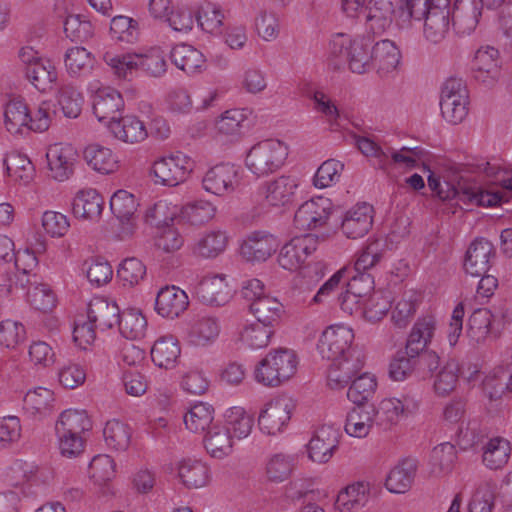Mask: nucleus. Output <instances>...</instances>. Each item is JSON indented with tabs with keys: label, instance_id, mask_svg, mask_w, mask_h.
<instances>
[{
	"label": "nucleus",
	"instance_id": "1",
	"mask_svg": "<svg viewBox=\"0 0 512 512\" xmlns=\"http://www.w3.org/2000/svg\"><path fill=\"white\" fill-rule=\"evenodd\" d=\"M403 20L423 21L424 37L431 43L441 42L452 24L450 0H406V7L400 9Z\"/></svg>",
	"mask_w": 512,
	"mask_h": 512
},
{
	"label": "nucleus",
	"instance_id": "2",
	"mask_svg": "<svg viewBox=\"0 0 512 512\" xmlns=\"http://www.w3.org/2000/svg\"><path fill=\"white\" fill-rule=\"evenodd\" d=\"M372 40L369 37L350 39L348 35L337 34L329 43V61L339 69L348 64L354 73L363 74L373 69L371 56Z\"/></svg>",
	"mask_w": 512,
	"mask_h": 512
},
{
	"label": "nucleus",
	"instance_id": "3",
	"mask_svg": "<svg viewBox=\"0 0 512 512\" xmlns=\"http://www.w3.org/2000/svg\"><path fill=\"white\" fill-rule=\"evenodd\" d=\"M7 477L28 498L45 496L54 478L52 469L16 460L9 467Z\"/></svg>",
	"mask_w": 512,
	"mask_h": 512
},
{
	"label": "nucleus",
	"instance_id": "4",
	"mask_svg": "<svg viewBox=\"0 0 512 512\" xmlns=\"http://www.w3.org/2000/svg\"><path fill=\"white\" fill-rule=\"evenodd\" d=\"M428 185L436 191L442 200L457 198L464 204H475L483 207H493L504 201V194L501 191H487L475 183L465 181L457 185H450L448 182L441 183L438 179L429 176Z\"/></svg>",
	"mask_w": 512,
	"mask_h": 512
},
{
	"label": "nucleus",
	"instance_id": "5",
	"mask_svg": "<svg viewBox=\"0 0 512 512\" xmlns=\"http://www.w3.org/2000/svg\"><path fill=\"white\" fill-rule=\"evenodd\" d=\"M297 364L293 350L279 348L270 351L256 366L255 379L264 386L277 387L295 374Z\"/></svg>",
	"mask_w": 512,
	"mask_h": 512
},
{
	"label": "nucleus",
	"instance_id": "6",
	"mask_svg": "<svg viewBox=\"0 0 512 512\" xmlns=\"http://www.w3.org/2000/svg\"><path fill=\"white\" fill-rule=\"evenodd\" d=\"M288 156V146L278 139H265L254 144L246 155V167L257 177L279 170Z\"/></svg>",
	"mask_w": 512,
	"mask_h": 512
},
{
	"label": "nucleus",
	"instance_id": "7",
	"mask_svg": "<svg viewBox=\"0 0 512 512\" xmlns=\"http://www.w3.org/2000/svg\"><path fill=\"white\" fill-rule=\"evenodd\" d=\"M105 63L111 67L119 78L127 79L137 68H141L154 77L163 75L166 71V61L160 53L150 55L115 54L107 51L103 55Z\"/></svg>",
	"mask_w": 512,
	"mask_h": 512
},
{
	"label": "nucleus",
	"instance_id": "8",
	"mask_svg": "<svg viewBox=\"0 0 512 512\" xmlns=\"http://www.w3.org/2000/svg\"><path fill=\"white\" fill-rule=\"evenodd\" d=\"M469 94L462 79H447L441 90L440 109L442 117L450 124L461 123L468 115Z\"/></svg>",
	"mask_w": 512,
	"mask_h": 512
},
{
	"label": "nucleus",
	"instance_id": "9",
	"mask_svg": "<svg viewBox=\"0 0 512 512\" xmlns=\"http://www.w3.org/2000/svg\"><path fill=\"white\" fill-rule=\"evenodd\" d=\"M353 339L352 329L342 325L331 326L322 333L317 348L322 358L335 361L357 354L351 350Z\"/></svg>",
	"mask_w": 512,
	"mask_h": 512
},
{
	"label": "nucleus",
	"instance_id": "10",
	"mask_svg": "<svg viewBox=\"0 0 512 512\" xmlns=\"http://www.w3.org/2000/svg\"><path fill=\"white\" fill-rule=\"evenodd\" d=\"M191 170L190 159L181 152L161 157L152 166L156 183L170 187L184 182Z\"/></svg>",
	"mask_w": 512,
	"mask_h": 512
},
{
	"label": "nucleus",
	"instance_id": "11",
	"mask_svg": "<svg viewBox=\"0 0 512 512\" xmlns=\"http://www.w3.org/2000/svg\"><path fill=\"white\" fill-rule=\"evenodd\" d=\"M366 0H362L354 14H346L348 17L358 18L368 26L375 34L384 32L392 23L395 13L393 3L390 0H370L365 6Z\"/></svg>",
	"mask_w": 512,
	"mask_h": 512
},
{
	"label": "nucleus",
	"instance_id": "12",
	"mask_svg": "<svg viewBox=\"0 0 512 512\" xmlns=\"http://www.w3.org/2000/svg\"><path fill=\"white\" fill-rule=\"evenodd\" d=\"M203 188L214 195L225 196L240 185V169L231 163H220L211 167L202 180Z\"/></svg>",
	"mask_w": 512,
	"mask_h": 512
},
{
	"label": "nucleus",
	"instance_id": "13",
	"mask_svg": "<svg viewBox=\"0 0 512 512\" xmlns=\"http://www.w3.org/2000/svg\"><path fill=\"white\" fill-rule=\"evenodd\" d=\"M294 404L291 398L277 397L268 402L261 410L258 425L264 433L276 435L288 424Z\"/></svg>",
	"mask_w": 512,
	"mask_h": 512
},
{
	"label": "nucleus",
	"instance_id": "14",
	"mask_svg": "<svg viewBox=\"0 0 512 512\" xmlns=\"http://www.w3.org/2000/svg\"><path fill=\"white\" fill-rule=\"evenodd\" d=\"M317 243L318 238L313 234L295 236L280 249L279 265L285 270H297L307 257L316 250Z\"/></svg>",
	"mask_w": 512,
	"mask_h": 512
},
{
	"label": "nucleus",
	"instance_id": "15",
	"mask_svg": "<svg viewBox=\"0 0 512 512\" xmlns=\"http://www.w3.org/2000/svg\"><path fill=\"white\" fill-rule=\"evenodd\" d=\"M332 212V203L325 197H317L300 205L294 215V225L299 230H311L326 224Z\"/></svg>",
	"mask_w": 512,
	"mask_h": 512
},
{
	"label": "nucleus",
	"instance_id": "16",
	"mask_svg": "<svg viewBox=\"0 0 512 512\" xmlns=\"http://www.w3.org/2000/svg\"><path fill=\"white\" fill-rule=\"evenodd\" d=\"M485 2L483 0H455L452 27L458 35H470L479 24Z\"/></svg>",
	"mask_w": 512,
	"mask_h": 512
},
{
	"label": "nucleus",
	"instance_id": "17",
	"mask_svg": "<svg viewBox=\"0 0 512 512\" xmlns=\"http://www.w3.org/2000/svg\"><path fill=\"white\" fill-rule=\"evenodd\" d=\"M298 187V181L293 176H280L273 181L262 184L258 196L266 207L284 206L289 203Z\"/></svg>",
	"mask_w": 512,
	"mask_h": 512
},
{
	"label": "nucleus",
	"instance_id": "18",
	"mask_svg": "<svg viewBox=\"0 0 512 512\" xmlns=\"http://www.w3.org/2000/svg\"><path fill=\"white\" fill-rule=\"evenodd\" d=\"M278 239L266 231L250 233L241 245V255L249 262H265L277 251Z\"/></svg>",
	"mask_w": 512,
	"mask_h": 512
},
{
	"label": "nucleus",
	"instance_id": "19",
	"mask_svg": "<svg viewBox=\"0 0 512 512\" xmlns=\"http://www.w3.org/2000/svg\"><path fill=\"white\" fill-rule=\"evenodd\" d=\"M472 69L476 81L489 87L500 76L499 51L493 46L480 47L474 56Z\"/></svg>",
	"mask_w": 512,
	"mask_h": 512
},
{
	"label": "nucleus",
	"instance_id": "20",
	"mask_svg": "<svg viewBox=\"0 0 512 512\" xmlns=\"http://www.w3.org/2000/svg\"><path fill=\"white\" fill-rule=\"evenodd\" d=\"M338 443V429L330 425L319 427L308 443L309 458L317 463L328 462L337 449Z\"/></svg>",
	"mask_w": 512,
	"mask_h": 512
},
{
	"label": "nucleus",
	"instance_id": "21",
	"mask_svg": "<svg viewBox=\"0 0 512 512\" xmlns=\"http://www.w3.org/2000/svg\"><path fill=\"white\" fill-rule=\"evenodd\" d=\"M124 107L121 94L110 87L99 89L93 98V113L99 122L109 127L111 121L120 118V112Z\"/></svg>",
	"mask_w": 512,
	"mask_h": 512
},
{
	"label": "nucleus",
	"instance_id": "22",
	"mask_svg": "<svg viewBox=\"0 0 512 512\" xmlns=\"http://www.w3.org/2000/svg\"><path fill=\"white\" fill-rule=\"evenodd\" d=\"M494 255V246L490 241L484 238L474 240L465 255L464 269L466 273L475 277L484 275L488 272Z\"/></svg>",
	"mask_w": 512,
	"mask_h": 512
},
{
	"label": "nucleus",
	"instance_id": "23",
	"mask_svg": "<svg viewBox=\"0 0 512 512\" xmlns=\"http://www.w3.org/2000/svg\"><path fill=\"white\" fill-rule=\"evenodd\" d=\"M51 176L57 181H65L73 174L77 152L71 145L54 144L46 153Z\"/></svg>",
	"mask_w": 512,
	"mask_h": 512
},
{
	"label": "nucleus",
	"instance_id": "24",
	"mask_svg": "<svg viewBox=\"0 0 512 512\" xmlns=\"http://www.w3.org/2000/svg\"><path fill=\"white\" fill-rule=\"evenodd\" d=\"M195 293L202 303L211 306H223L232 297L231 289L223 275L203 277L196 285Z\"/></svg>",
	"mask_w": 512,
	"mask_h": 512
},
{
	"label": "nucleus",
	"instance_id": "25",
	"mask_svg": "<svg viewBox=\"0 0 512 512\" xmlns=\"http://www.w3.org/2000/svg\"><path fill=\"white\" fill-rule=\"evenodd\" d=\"M186 292L175 285L161 288L155 299V310L162 317L176 318L188 307Z\"/></svg>",
	"mask_w": 512,
	"mask_h": 512
},
{
	"label": "nucleus",
	"instance_id": "26",
	"mask_svg": "<svg viewBox=\"0 0 512 512\" xmlns=\"http://www.w3.org/2000/svg\"><path fill=\"white\" fill-rule=\"evenodd\" d=\"M373 206L362 203L346 212L342 223V232L351 239L366 235L373 224Z\"/></svg>",
	"mask_w": 512,
	"mask_h": 512
},
{
	"label": "nucleus",
	"instance_id": "27",
	"mask_svg": "<svg viewBox=\"0 0 512 512\" xmlns=\"http://www.w3.org/2000/svg\"><path fill=\"white\" fill-rule=\"evenodd\" d=\"M138 205L134 195L126 190L116 191L110 199V209L114 216L120 220L122 224L121 233L125 236H130L134 232L135 212Z\"/></svg>",
	"mask_w": 512,
	"mask_h": 512
},
{
	"label": "nucleus",
	"instance_id": "28",
	"mask_svg": "<svg viewBox=\"0 0 512 512\" xmlns=\"http://www.w3.org/2000/svg\"><path fill=\"white\" fill-rule=\"evenodd\" d=\"M331 362L328 369L327 381L329 387L332 389H341L347 386L362 370L364 365L359 353Z\"/></svg>",
	"mask_w": 512,
	"mask_h": 512
},
{
	"label": "nucleus",
	"instance_id": "29",
	"mask_svg": "<svg viewBox=\"0 0 512 512\" xmlns=\"http://www.w3.org/2000/svg\"><path fill=\"white\" fill-rule=\"evenodd\" d=\"M376 408L373 404L356 405L348 413L345 431L348 435L366 437L374 424H376Z\"/></svg>",
	"mask_w": 512,
	"mask_h": 512
},
{
	"label": "nucleus",
	"instance_id": "30",
	"mask_svg": "<svg viewBox=\"0 0 512 512\" xmlns=\"http://www.w3.org/2000/svg\"><path fill=\"white\" fill-rule=\"evenodd\" d=\"M120 316V309L115 302L96 297L93 298L87 308V319L94 322L100 330L111 329L117 325Z\"/></svg>",
	"mask_w": 512,
	"mask_h": 512
},
{
	"label": "nucleus",
	"instance_id": "31",
	"mask_svg": "<svg viewBox=\"0 0 512 512\" xmlns=\"http://www.w3.org/2000/svg\"><path fill=\"white\" fill-rule=\"evenodd\" d=\"M437 329V321L433 315L419 317L408 336L407 351L414 354L422 353L431 343Z\"/></svg>",
	"mask_w": 512,
	"mask_h": 512
},
{
	"label": "nucleus",
	"instance_id": "32",
	"mask_svg": "<svg viewBox=\"0 0 512 512\" xmlns=\"http://www.w3.org/2000/svg\"><path fill=\"white\" fill-rule=\"evenodd\" d=\"M104 200L95 189H84L79 191L72 202V212L75 217L90 221H98Z\"/></svg>",
	"mask_w": 512,
	"mask_h": 512
},
{
	"label": "nucleus",
	"instance_id": "33",
	"mask_svg": "<svg viewBox=\"0 0 512 512\" xmlns=\"http://www.w3.org/2000/svg\"><path fill=\"white\" fill-rule=\"evenodd\" d=\"M482 462L490 470L503 468L510 458V442L501 436L490 437L482 446Z\"/></svg>",
	"mask_w": 512,
	"mask_h": 512
},
{
	"label": "nucleus",
	"instance_id": "34",
	"mask_svg": "<svg viewBox=\"0 0 512 512\" xmlns=\"http://www.w3.org/2000/svg\"><path fill=\"white\" fill-rule=\"evenodd\" d=\"M108 129L117 139L130 144L141 142L148 135L144 123L133 115L111 121Z\"/></svg>",
	"mask_w": 512,
	"mask_h": 512
},
{
	"label": "nucleus",
	"instance_id": "35",
	"mask_svg": "<svg viewBox=\"0 0 512 512\" xmlns=\"http://www.w3.org/2000/svg\"><path fill=\"white\" fill-rule=\"evenodd\" d=\"M371 56L373 57V69H376L378 73H389L398 66L401 53L394 42L385 39L375 44L372 43Z\"/></svg>",
	"mask_w": 512,
	"mask_h": 512
},
{
	"label": "nucleus",
	"instance_id": "36",
	"mask_svg": "<svg viewBox=\"0 0 512 512\" xmlns=\"http://www.w3.org/2000/svg\"><path fill=\"white\" fill-rule=\"evenodd\" d=\"M92 428L85 410L68 409L60 414L55 425L56 435H82Z\"/></svg>",
	"mask_w": 512,
	"mask_h": 512
},
{
	"label": "nucleus",
	"instance_id": "37",
	"mask_svg": "<svg viewBox=\"0 0 512 512\" xmlns=\"http://www.w3.org/2000/svg\"><path fill=\"white\" fill-rule=\"evenodd\" d=\"M34 281L31 278H26L24 281L23 278H18V282L24 288L26 285H29L27 291V300L30 305L39 311L48 312L51 311L56 304V298L53 291L49 288V286L45 283H38L35 274L32 275Z\"/></svg>",
	"mask_w": 512,
	"mask_h": 512
},
{
	"label": "nucleus",
	"instance_id": "38",
	"mask_svg": "<svg viewBox=\"0 0 512 512\" xmlns=\"http://www.w3.org/2000/svg\"><path fill=\"white\" fill-rule=\"evenodd\" d=\"M170 59L177 68L188 75L199 73L205 68L204 55L190 45L175 46L171 50Z\"/></svg>",
	"mask_w": 512,
	"mask_h": 512
},
{
	"label": "nucleus",
	"instance_id": "39",
	"mask_svg": "<svg viewBox=\"0 0 512 512\" xmlns=\"http://www.w3.org/2000/svg\"><path fill=\"white\" fill-rule=\"evenodd\" d=\"M416 469V460L404 459L388 474L385 482L386 488L393 493H405L414 481Z\"/></svg>",
	"mask_w": 512,
	"mask_h": 512
},
{
	"label": "nucleus",
	"instance_id": "40",
	"mask_svg": "<svg viewBox=\"0 0 512 512\" xmlns=\"http://www.w3.org/2000/svg\"><path fill=\"white\" fill-rule=\"evenodd\" d=\"M417 409V403L412 405L403 404L402 400L397 398L384 399L376 408V425L387 429L396 424L401 415L412 413Z\"/></svg>",
	"mask_w": 512,
	"mask_h": 512
},
{
	"label": "nucleus",
	"instance_id": "41",
	"mask_svg": "<svg viewBox=\"0 0 512 512\" xmlns=\"http://www.w3.org/2000/svg\"><path fill=\"white\" fill-rule=\"evenodd\" d=\"M180 353L178 341L173 336H164L155 341L151 358L158 367L171 369L175 367Z\"/></svg>",
	"mask_w": 512,
	"mask_h": 512
},
{
	"label": "nucleus",
	"instance_id": "42",
	"mask_svg": "<svg viewBox=\"0 0 512 512\" xmlns=\"http://www.w3.org/2000/svg\"><path fill=\"white\" fill-rule=\"evenodd\" d=\"M54 401V393L51 390L38 387L25 394L23 408L30 415L43 418L52 411Z\"/></svg>",
	"mask_w": 512,
	"mask_h": 512
},
{
	"label": "nucleus",
	"instance_id": "43",
	"mask_svg": "<svg viewBox=\"0 0 512 512\" xmlns=\"http://www.w3.org/2000/svg\"><path fill=\"white\" fill-rule=\"evenodd\" d=\"M233 438L224 426L214 424L205 434L204 445L213 457L222 458L232 452Z\"/></svg>",
	"mask_w": 512,
	"mask_h": 512
},
{
	"label": "nucleus",
	"instance_id": "44",
	"mask_svg": "<svg viewBox=\"0 0 512 512\" xmlns=\"http://www.w3.org/2000/svg\"><path fill=\"white\" fill-rule=\"evenodd\" d=\"M5 126L11 134H19L24 128L29 130L31 113L23 99H12L5 107Z\"/></svg>",
	"mask_w": 512,
	"mask_h": 512
},
{
	"label": "nucleus",
	"instance_id": "45",
	"mask_svg": "<svg viewBox=\"0 0 512 512\" xmlns=\"http://www.w3.org/2000/svg\"><path fill=\"white\" fill-rule=\"evenodd\" d=\"M84 158L95 171L102 174L112 173L118 168V160L112 150L98 144L86 147Z\"/></svg>",
	"mask_w": 512,
	"mask_h": 512
},
{
	"label": "nucleus",
	"instance_id": "46",
	"mask_svg": "<svg viewBox=\"0 0 512 512\" xmlns=\"http://www.w3.org/2000/svg\"><path fill=\"white\" fill-rule=\"evenodd\" d=\"M64 62L69 75L80 77L91 73L95 60L84 47H72L66 51Z\"/></svg>",
	"mask_w": 512,
	"mask_h": 512
},
{
	"label": "nucleus",
	"instance_id": "47",
	"mask_svg": "<svg viewBox=\"0 0 512 512\" xmlns=\"http://www.w3.org/2000/svg\"><path fill=\"white\" fill-rule=\"evenodd\" d=\"M178 476L188 488H199L208 481V467L198 460L184 459L178 464Z\"/></svg>",
	"mask_w": 512,
	"mask_h": 512
},
{
	"label": "nucleus",
	"instance_id": "48",
	"mask_svg": "<svg viewBox=\"0 0 512 512\" xmlns=\"http://www.w3.org/2000/svg\"><path fill=\"white\" fill-rule=\"evenodd\" d=\"M131 428L117 419L107 421L103 436L106 445L115 451H126L131 443Z\"/></svg>",
	"mask_w": 512,
	"mask_h": 512
},
{
	"label": "nucleus",
	"instance_id": "49",
	"mask_svg": "<svg viewBox=\"0 0 512 512\" xmlns=\"http://www.w3.org/2000/svg\"><path fill=\"white\" fill-rule=\"evenodd\" d=\"M498 314L487 308H478L473 311L468 322V333L477 343L483 342L492 330V323L497 321Z\"/></svg>",
	"mask_w": 512,
	"mask_h": 512
},
{
	"label": "nucleus",
	"instance_id": "50",
	"mask_svg": "<svg viewBox=\"0 0 512 512\" xmlns=\"http://www.w3.org/2000/svg\"><path fill=\"white\" fill-rule=\"evenodd\" d=\"M224 427L237 439L246 438L254 426V418L242 407L229 408L225 415Z\"/></svg>",
	"mask_w": 512,
	"mask_h": 512
},
{
	"label": "nucleus",
	"instance_id": "51",
	"mask_svg": "<svg viewBox=\"0 0 512 512\" xmlns=\"http://www.w3.org/2000/svg\"><path fill=\"white\" fill-rule=\"evenodd\" d=\"M25 76L37 90L45 92L51 89L57 80V71L49 60L42 59L34 66H29Z\"/></svg>",
	"mask_w": 512,
	"mask_h": 512
},
{
	"label": "nucleus",
	"instance_id": "52",
	"mask_svg": "<svg viewBox=\"0 0 512 512\" xmlns=\"http://www.w3.org/2000/svg\"><path fill=\"white\" fill-rule=\"evenodd\" d=\"M3 163L14 181L27 185L34 177L35 168L30 159L23 154L12 152L4 158Z\"/></svg>",
	"mask_w": 512,
	"mask_h": 512
},
{
	"label": "nucleus",
	"instance_id": "53",
	"mask_svg": "<svg viewBox=\"0 0 512 512\" xmlns=\"http://www.w3.org/2000/svg\"><path fill=\"white\" fill-rule=\"evenodd\" d=\"M214 409L207 403H196L184 415L186 428L194 433H204L212 426Z\"/></svg>",
	"mask_w": 512,
	"mask_h": 512
},
{
	"label": "nucleus",
	"instance_id": "54",
	"mask_svg": "<svg viewBox=\"0 0 512 512\" xmlns=\"http://www.w3.org/2000/svg\"><path fill=\"white\" fill-rule=\"evenodd\" d=\"M117 325L123 337L136 340L145 336L147 320L139 311L131 309L120 313Z\"/></svg>",
	"mask_w": 512,
	"mask_h": 512
},
{
	"label": "nucleus",
	"instance_id": "55",
	"mask_svg": "<svg viewBox=\"0 0 512 512\" xmlns=\"http://www.w3.org/2000/svg\"><path fill=\"white\" fill-rule=\"evenodd\" d=\"M419 364V354L408 352L405 346V350L398 351L391 360L389 376L394 381H404L412 375Z\"/></svg>",
	"mask_w": 512,
	"mask_h": 512
},
{
	"label": "nucleus",
	"instance_id": "56",
	"mask_svg": "<svg viewBox=\"0 0 512 512\" xmlns=\"http://www.w3.org/2000/svg\"><path fill=\"white\" fill-rule=\"evenodd\" d=\"M377 387L374 376L363 373L353 379L347 391L348 399L355 405L369 404V400L373 397Z\"/></svg>",
	"mask_w": 512,
	"mask_h": 512
},
{
	"label": "nucleus",
	"instance_id": "57",
	"mask_svg": "<svg viewBox=\"0 0 512 512\" xmlns=\"http://www.w3.org/2000/svg\"><path fill=\"white\" fill-rule=\"evenodd\" d=\"M57 101L65 117L77 118L81 113L84 97L75 86L64 84L58 91Z\"/></svg>",
	"mask_w": 512,
	"mask_h": 512
},
{
	"label": "nucleus",
	"instance_id": "58",
	"mask_svg": "<svg viewBox=\"0 0 512 512\" xmlns=\"http://www.w3.org/2000/svg\"><path fill=\"white\" fill-rule=\"evenodd\" d=\"M366 499L367 485L362 482H358L347 486L339 492L335 506L340 512L350 511L354 508L363 506Z\"/></svg>",
	"mask_w": 512,
	"mask_h": 512
},
{
	"label": "nucleus",
	"instance_id": "59",
	"mask_svg": "<svg viewBox=\"0 0 512 512\" xmlns=\"http://www.w3.org/2000/svg\"><path fill=\"white\" fill-rule=\"evenodd\" d=\"M249 308L257 321L273 325L280 317L283 305L275 297L266 295L249 304Z\"/></svg>",
	"mask_w": 512,
	"mask_h": 512
},
{
	"label": "nucleus",
	"instance_id": "60",
	"mask_svg": "<svg viewBox=\"0 0 512 512\" xmlns=\"http://www.w3.org/2000/svg\"><path fill=\"white\" fill-rule=\"evenodd\" d=\"M483 391L490 400H497L502 397L505 392L512 393V373L504 369L495 371L485 377L482 382Z\"/></svg>",
	"mask_w": 512,
	"mask_h": 512
},
{
	"label": "nucleus",
	"instance_id": "61",
	"mask_svg": "<svg viewBox=\"0 0 512 512\" xmlns=\"http://www.w3.org/2000/svg\"><path fill=\"white\" fill-rule=\"evenodd\" d=\"M272 327L259 321L247 325L240 334L241 341L252 349L264 348L273 334Z\"/></svg>",
	"mask_w": 512,
	"mask_h": 512
},
{
	"label": "nucleus",
	"instance_id": "62",
	"mask_svg": "<svg viewBox=\"0 0 512 512\" xmlns=\"http://www.w3.org/2000/svg\"><path fill=\"white\" fill-rule=\"evenodd\" d=\"M490 438L486 427H482L477 421H470L465 428L458 431V444L463 450L480 447Z\"/></svg>",
	"mask_w": 512,
	"mask_h": 512
},
{
	"label": "nucleus",
	"instance_id": "63",
	"mask_svg": "<svg viewBox=\"0 0 512 512\" xmlns=\"http://www.w3.org/2000/svg\"><path fill=\"white\" fill-rule=\"evenodd\" d=\"M459 364L456 360H448L435 374L434 390L438 395L445 396L453 391L459 377Z\"/></svg>",
	"mask_w": 512,
	"mask_h": 512
},
{
	"label": "nucleus",
	"instance_id": "64",
	"mask_svg": "<svg viewBox=\"0 0 512 512\" xmlns=\"http://www.w3.org/2000/svg\"><path fill=\"white\" fill-rule=\"evenodd\" d=\"M220 327L215 318L202 317L192 326L190 341L197 346H204L215 340L219 335Z\"/></svg>",
	"mask_w": 512,
	"mask_h": 512
}]
</instances>
